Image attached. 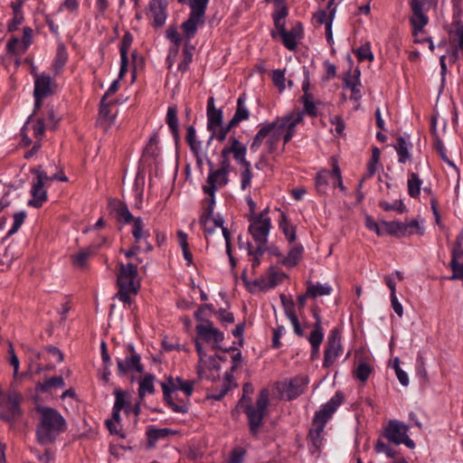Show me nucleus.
<instances>
[{"instance_id":"obj_1","label":"nucleus","mask_w":463,"mask_h":463,"mask_svg":"<svg viewBox=\"0 0 463 463\" xmlns=\"http://www.w3.org/2000/svg\"><path fill=\"white\" fill-rule=\"evenodd\" d=\"M254 392L251 383H245L242 387V396L237 406L241 407L247 417L249 431L254 438L259 437L260 428L268 412L269 392L268 389H262L258 394L256 403H251L250 395Z\"/></svg>"},{"instance_id":"obj_2","label":"nucleus","mask_w":463,"mask_h":463,"mask_svg":"<svg viewBox=\"0 0 463 463\" xmlns=\"http://www.w3.org/2000/svg\"><path fill=\"white\" fill-rule=\"evenodd\" d=\"M38 422L35 427L36 440L40 445L47 446L56 442L59 436L67 430L66 419L55 408L37 405Z\"/></svg>"},{"instance_id":"obj_3","label":"nucleus","mask_w":463,"mask_h":463,"mask_svg":"<svg viewBox=\"0 0 463 463\" xmlns=\"http://www.w3.org/2000/svg\"><path fill=\"white\" fill-rule=\"evenodd\" d=\"M344 400V393L341 391H337L327 402L322 405L320 410L315 412L312 420L314 427L309 430L307 437L308 449L311 454L315 455L321 452L326 424L343 403Z\"/></svg>"},{"instance_id":"obj_4","label":"nucleus","mask_w":463,"mask_h":463,"mask_svg":"<svg viewBox=\"0 0 463 463\" xmlns=\"http://www.w3.org/2000/svg\"><path fill=\"white\" fill-rule=\"evenodd\" d=\"M232 142L228 140V143L222 147L220 155L219 168L214 169V164L209 158H207V165L210 167L209 174L206 179V184L203 185V191L204 194L216 193L219 188L227 185L230 182L229 174L232 171L231 152Z\"/></svg>"},{"instance_id":"obj_5","label":"nucleus","mask_w":463,"mask_h":463,"mask_svg":"<svg viewBox=\"0 0 463 463\" xmlns=\"http://www.w3.org/2000/svg\"><path fill=\"white\" fill-rule=\"evenodd\" d=\"M117 268V287L118 290L115 298L124 303V305L130 306L132 303L131 295L138 293V286H136L135 283V279L138 275L137 265L118 262Z\"/></svg>"},{"instance_id":"obj_6","label":"nucleus","mask_w":463,"mask_h":463,"mask_svg":"<svg viewBox=\"0 0 463 463\" xmlns=\"http://www.w3.org/2000/svg\"><path fill=\"white\" fill-rule=\"evenodd\" d=\"M175 381L178 383V387L175 386V380L172 376L167 377L165 382L161 383L163 399L173 411L185 414L189 411V403L184 401H180L179 403L175 402L172 397V392L180 389L187 397H189L192 395L194 391V382L184 381L181 377H176Z\"/></svg>"},{"instance_id":"obj_7","label":"nucleus","mask_w":463,"mask_h":463,"mask_svg":"<svg viewBox=\"0 0 463 463\" xmlns=\"http://www.w3.org/2000/svg\"><path fill=\"white\" fill-rule=\"evenodd\" d=\"M229 141L232 142V150L231 152L232 153L233 160L239 165L242 166V170L240 173L241 188L244 191L250 186L253 178L251 164L246 158L247 146L241 142L235 136H231Z\"/></svg>"},{"instance_id":"obj_8","label":"nucleus","mask_w":463,"mask_h":463,"mask_svg":"<svg viewBox=\"0 0 463 463\" xmlns=\"http://www.w3.org/2000/svg\"><path fill=\"white\" fill-rule=\"evenodd\" d=\"M208 3L209 0H189L191 9L189 17L181 24V29L187 38H194L198 27L204 24Z\"/></svg>"},{"instance_id":"obj_9","label":"nucleus","mask_w":463,"mask_h":463,"mask_svg":"<svg viewBox=\"0 0 463 463\" xmlns=\"http://www.w3.org/2000/svg\"><path fill=\"white\" fill-rule=\"evenodd\" d=\"M269 207L262 210L258 214H250L249 216V233L256 244H266L268 236L271 229V219L269 217Z\"/></svg>"},{"instance_id":"obj_10","label":"nucleus","mask_w":463,"mask_h":463,"mask_svg":"<svg viewBox=\"0 0 463 463\" xmlns=\"http://www.w3.org/2000/svg\"><path fill=\"white\" fill-rule=\"evenodd\" d=\"M30 172L34 175V178L30 191L32 198L27 204L33 208H41L48 200V193L44 188V185L48 184V175L42 165L32 168Z\"/></svg>"},{"instance_id":"obj_11","label":"nucleus","mask_w":463,"mask_h":463,"mask_svg":"<svg viewBox=\"0 0 463 463\" xmlns=\"http://www.w3.org/2000/svg\"><path fill=\"white\" fill-rule=\"evenodd\" d=\"M127 354L124 359L117 358V373L122 377L130 372L143 373L144 366L141 364V356L135 350L133 344H128L126 346Z\"/></svg>"},{"instance_id":"obj_12","label":"nucleus","mask_w":463,"mask_h":463,"mask_svg":"<svg viewBox=\"0 0 463 463\" xmlns=\"http://www.w3.org/2000/svg\"><path fill=\"white\" fill-rule=\"evenodd\" d=\"M309 384V378L307 374L300 373L294 377L284 380L279 391L285 394L287 401H293L304 394Z\"/></svg>"},{"instance_id":"obj_13","label":"nucleus","mask_w":463,"mask_h":463,"mask_svg":"<svg viewBox=\"0 0 463 463\" xmlns=\"http://www.w3.org/2000/svg\"><path fill=\"white\" fill-rule=\"evenodd\" d=\"M343 353L341 332L335 327L330 330L324 351L323 367L330 368Z\"/></svg>"},{"instance_id":"obj_14","label":"nucleus","mask_w":463,"mask_h":463,"mask_svg":"<svg viewBox=\"0 0 463 463\" xmlns=\"http://www.w3.org/2000/svg\"><path fill=\"white\" fill-rule=\"evenodd\" d=\"M425 0H411L410 5L412 15L410 18V23L412 26V34L417 35L419 32H422L423 28L429 23V17L424 13Z\"/></svg>"},{"instance_id":"obj_15","label":"nucleus","mask_w":463,"mask_h":463,"mask_svg":"<svg viewBox=\"0 0 463 463\" xmlns=\"http://www.w3.org/2000/svg\"><path fill=\"white\" fill-rule=\"evenodd\" d=\"M409 426L398 420H390L383 428V436L389 442L401 445L402 439L408 433Z\"/></svg>"},{"instance_id":"obj_16","label":"nucleus","mask_w":463,"mask_h":463,"mask_svg":"<svg viewBox=\"0 0 463 463\" xmlns=\"http://www.w3.org/2000/svg\"><path fill=\"white\" fill-rule=\"evenodd\" d=\"M303 120L304 112L293 110L282 117H277L271 123H277L275 129L279 131L286 129L287 133H291L294 136L297 125L301 123Z\"/></svg>"},{"instance_id":"obj_17","label":"nucleus","mask_w":463,"mask_h":463,"mask_svg":"<svg viewBox=\"0 0 463 463\" xmlns=\"http://www.w3.org/2000/svg\"><path fill=\"white\" fill-rule=\"evenodd\" d=\"M22 401L23 397L20 393L15 392L9 393L6 399V410L0 415L1 419L7 422H14L17 420L23 413Z\"/></svg>"},{"instance_id":"obj_18","label":"nucleus","mask_w":463,"mask_h":463,"mask_svg":"<svg viewBox=\"0 0 463 463\" xmlns=\"http://www.w3.org/2000/svg\"><path fill=\"white\" fill-rule=\"evenodd\" d=\"M304 34L303 24L297 22L289 30H284L279 33L282 44L289 51H295L298 46V40L301 39Z\"/></svg>"},{"instance_id":"obj_19","label":"nucleus","mask_w":463,"mask_h":463,"mask_svg":"<svg viewBox=\"0 0 463 463\" xmlns=\"http://www.w3.org/2000/svg\"><path fill=\"white\" fill-rule=\"evenodd\" d=\"M109 208L115 214V218L119 223L129 224L136 218L130 213L128 205L119 199H110Z\"/></svg>"},{"instance_id":"obj_20","label":"nucleus","mask_w":463,"mask_h":463,"mask_svg":"<svg viewBox=\"0 0 463 463\" xmlns=\"http://www.w3.org/2000/svg\"><path fill=\"white\" fill-rule=\"evenodd\" d=\"M449 267L452 274L448 277V279H460L463 281V249H451V260Z\"/></svg>"},{"instance_id":"obj_21","label":"nucleus","mask_w":463,"mask_h":463,"mask_svg":"<svg viewBox=\"0 0 463 463\" xmlns=\"http://www.w3.org/2000/svg\"><path fill=\"white\" fill-rule=\"evenodd\" d=\"M52 79L49 74L45 72L35 74L33 93L45 98L52 96L54 93L52 89Z\"/></svg>"},{"instance_id":"obj_22","label":"nucleus","mask_w":463,"mask_h":463,"mask_svg":"<svg viewBox=\"0 0 463 463\" xmlns=\"http://www.w3.org/2000/svg\"><path fill=\"white\" fill-rule=\"evenodd\" d=\"M149 9L153 17L152 25L156 28L163 26L167 17L165 5L156 0H151Z\"/></svg>"},{"instance_id":"obj_23","label":"nucleus","mask_w":463,"mask_h":463,"mask_svg":"<svg viewBox=\"0 0 463 463\" xmlns=\"http://www.w3.org/2000/svg\"><path fill=\"white\" fill-rule=\"evenodd\" d=\"M175 433V430L168 428L158 429L153 426H149L146 431L147 447L154 448L159 439H165L169 435H174Z\"/></svg>"},{"instance_id":"obj_24","label":"nucleus","mask_w":463,"mask_h":463,"mask_svg":"<svg viewBox=\"0 0 463 463\" xmlns=\"http://www.w3.org/2000/svg\"><path fill=\"white\" fill-rule=\"evenodd\" d=\"M178 110L175 105L169 106L167 109L165 122L169 127V129L173 135L175 145L177 146L180 141L179 136V120H178Z\"/></svg>"},{"instance_id":"obj_25","label":"nucleus","mask_w":463,"mask_h":463,"mask_svg":"<svg viewBox=\"0 0 463 463\" xmlns=\"http://www.w3.org/2000/svg\"><path fill=\"white\" fill-rule=\"evenodd\" d=\"M246 94L242 93L237 99L236 110L230 122L234 127L238 126L241 121L250 118V111L245 106Z\"/></svg>"},{"instance_id":"obj_26","label":"nucleus","mask_w":463,"mask_h":463,"mask_svg":"<svg viewBox=\"0 0 463 463\" xmlns=\"http://www.w3.org/2000/svg\"><path fill=\"white\" fill-rule=\"evenodd\" d=\"M277 123H265L260 126V128L256 133L250 144V149L251 152H257L260 147L263 139L267 137L273 130H275Z\"/></svg>"},{"instance_id":"obj_27","label":"nucleus","mask_w":463,"mask_h":463,"mask_svg":"<svg viewBox=\"0 0 463 463\" xmlns=\"http://www.w3.org/2000/svg\"><path fill=\"white\" fill-rule=\"evenodd\" d=\"M303 253V246L301 244H296L280 262L288 268L295 267L302 259Z\"/></svg>"},{"instance_id":"obj_28","label":"nucleus","mask_w":463,"mask_h":463,"mask_svg":"<svg viewBox=\"0 0 463 463\" xmlns=\"http://www.w3.org/2000/svg\"><path fill=\"white\" fill-rule=\"evenodd\" d=\"M131 233L136 243H140L142 240L146 241L150 236L149 230L145 229V224L141 217H136L133 222Z\"/></svg>"},{"instance_id":"obj_29","label":"nucleus","mask_w":463,"mask_h":463,"mask_svg":"<svg viewBox=\"0 0 463 463\" xmlns=\"http://www.w3.org/2000/svg\"><path fill=\"white\" fill-rule=\"evenodd\" d=\"M184 45L183 49V55L184 59L183 61L178 64V71L182 72H185L189 69V65L193 61V52L192 50L194 49V47L190 43V41L193 38H187L185 33H184Z\"/></svg>"},{"instance_id":"obj_30","label":"nucleus","mask_w":463,"mask_h":463,"mask_svg":"<svg viewBox=\"0 0 463 463\" xmlns=\"http://www.w3.org/2000/svg\"><path fill=\"white\" fill-rule=\"evenodd\" d=\"M115 402L114 404H119L120 411H123L126 415H129L132 411V404L129 402V393L119 388L114 390Z\"/></svg>"},{"instance_id":"obj_31","label":"nucleus","mask_w":463,"mask_h":463,"mask_svg":"<svg viewBox=\"0 0 463 463\" xmlns=\"http://www.w3.org/2000/svg\"><path fill=\"white\" fill-rule=\"evenodd\" d=\"M332 287L328 284H320L317 283L313 284L311 281L307 283V295L310 296V298H317L322 296H328L332 292Z\"/></svg>"},{"instance_id":"obj_32","label":"nucleus","mask_w":463,"mask_h":463,"mask_svg":"<svg viewBox=\"0 0 463 463\" xmlns=\"http://www.w3.org/2000/svg\"><path fill=\"white\" fill-rule=\"evenodd\" d=\"M235 128L229 121L225 125H222V127H217L212 130H208L210 132V136L207 140V145H210L213 139L218 140L219 142H223L229 134V132Z\"/></svg>"},{"instance_id":"obj_33","label":"nucleus","mask_w":463,"mask_h":463,"mask_svg":"<svg viewBox=\"0 0 463 463\" xmlns=\"http://www.w3.org/2000/svg\"><path fill=\"white\" fill-rule=\"evenodd\" d=\"M247 251L248 255L251 256V268L255 269L260 265V258L263 256L265 251H267V248H265V244L260 243L257 244L256 249L254 250L252 244L250 241H247Z\"/></svg>"},{"instance_id":"obj_34","label":"nucleus","mask_w":463,"mask_h":463,"mask_svg":"<svg viewBox=\"0 0 463 463\" xmlns=\"http://www.w3.org/2000/svg\"><path fill=\"white\" fill-rule=\"evenodd\" d=\"M65 382L62 376H53L46 379L43 383L36 384V391L40 392H48L52 388H62Z\"/></svg>"},{"instance_id":"obj_35","label":"nucleus","mask_w":463,"mask_h":463,"mask_svg":"<svg viewBox=\"0 0 463 463\" xmlns=\"http://www.w3.org/2000/svg\"><path fill=\"white\" fill-rule=\"evenodd\" d=\"M398 155V162L405 164L411 159V154L409 152L408 144L405 137L400 136L396 139V144L393 146Z\"/></svg>"},{"instance_id":"obj_36","label":"nucleus","mask_w":463,"mask_h":463,"mask_svg":"<svg viewBox=\"0 0 463 463\" xmlns=\"http://www.w3.org/2000/svg\"><path fill=\"white\" fill-rule=\"evenodd\" d=\"M215 328L212 321H207L206 324L197 325L195 330L200 339L205 343H210L213 341Z\"/></svg>"},{"instance_id":"obj_37","label":"nucleus","mask_w":463,"mask_h":463,"mask_svg":"<svg viewBox=\"0 0 463 463\" xmlns=\"http://www.w3.org/2000/svg\"><path fill=\"white\" fill-rule=\"evenodd\" d=\"M155 376L152 373H147L139 382L138 398L143 400L146 393L153 394L155 392L154 386Z\"/></svg>"},{"instance_id":"obj_38","label":"nucleus","mask_w":463,"mask_h":463,"mask_svg":"<svg viewBox=\"0 0 463 463\" xmlns=\"http://www.w3.org/2000/svg\"><path fill=\"white\" fill-rule=\"evenodd\" d=\"M421 184L422 181L419 175L413 172L410 173L407 181L408 194L411 198H418L420 194Z\"/></svg>"},{"instance_id":"obj_39","label":"nucleus","mask_w":463,"mask_h":463,"mask_svg":"<svg viewBox=\"0 0 463 463\" xmlns=\"http://www.w3.org/2000/svg\"><path fill=\"white\" fill-rule=\"evenodd\" d=\"M207 116V130H212L217 127L223 125V111L222 109H208Z\"/></svg>"},{"instance_id":"obj_40","label":"nucleus","mask_w":463,"mask_h":463,"mask_svg":"<svg viewBox=\"0 0 463 463\" xmlns=\"http://www.w3.org/2000/svg\"><path fill=\"white\" fill-rule=\"evenodd\" d=\"M279 227L288 239L289 242H293L296 240V227L291 225L286 213H281L280 220L279 222Z\"/></svg>"},{"instance_id":"obj_41","label":"nucleus","mask_w":463,"mask_h":463,"mask_svg":"<svg viewBox=\"0 0 463 463\" xmlns=\"http://www.w3.org/2000/svg\"><path fill=\"white\" fill-rule=\"evenodd\" d=\"M380 208H382L385 212H396L397 213L402 214L408 212L406 205L403 203L402 199H398L393 201L392 203H389L384 200H381L378 203Z\"/></svg>"},{"instance_id":"obj_42","label":"nucleus","mask_w":463,"mask_h":463,"mask_svg":"<svg viewBox=\"0 0 463 463\" xmlns=\"http://www.w3.org/2000/svg\"><path fill=\"white\" fill-rule=\"evenodd\" d=\"M381 151L378 147L374 146L372 150V156L366 165V173L364 180L373 177L377 171V165L380 160Z\"/></svg>"},{"instance_id":"obj_43","label":"nucleus","mask_w":463,"mask_h":463,"mask_svg":"<svg viewBox=\"0 0 463 463\" xmlns=\"http://www.w3.org/2000/svg\"><path fill=\"white\" fill-rule=\"evenodd\" d=\"M452 26H454L455 29L449 31L451 43H458L463 52V23L460 20L453 21Z\"/></svg>"},{"instance_id":"obj_44","label":"nucleus","mask_w":463,"mask_h":463,"mask_svg":"<svg viewBox=\"0 0 463 463\" xmlns=\"http://www.w3.org/2000/svg\"><path fill=\"white\" fill-rule=\"evenodd\" d=\"M213 312V304H203L194 312V318L199 322H203V323L206 324L207 321H210L209 317H211Z\"/></svg>"},{"instance_id":"obj_45","label":"nucleus","mask_w":463,"mask_h":463,"mask_svg":"<svg viewBox=\"0 0 463 463\" xmlns=\"http://www.w3.org/2000/svg\"><path fill=\"white\" fill-rule=\"evenodd\" d=\"M91 254L94 253L89 247L81 250L77 254L71 256L73 265L80 269L86 267L87 260Z\"/></svg>"},{"instance_id":"obj_46","label":"nucleus","mask_w":463,"mask_h":463,"mask_svg":"<svg viewBox=\"0 0 463 463\" xmlns=\"http://www.w3.org/2000/svg\"><path fill=\"white\" fill-rule=\"evenodd\" d=\"M185 140L190 147V150H197V148H202V142L201 140L197 139L196 130L193 125L186 128Z\"/></svg>"},{"instance_id":"obj_47","label":"nucleus","mask_w":463,"mask_h":463,"mask_svg":"<svg viewBox=\"0 0 463 463\" xmlns=\"http://www.w3.org/2000/svg\"><path fill=\"white\" fill-rule=\"evenodd\" d=\"M374 450L376 453H384L387 458L395 459L398 458L399 452L389 445H386L381 439H378L374 444Z\"/></svg>"},{"instance_id":"obj_48","label":"nucleus","mask_w":463,"mask_h":463,"mask_svg":"<svg viewBox=\"0 0 463 463\" xmlns=\"http://www.w3.org/2000/svg\"><path fill=\"white\" fill-rule=\"evenodd\" d=\"M68 60V55L66 52V49L64 46H59L56 52L55 59L53 61L52 66L56 72L61 71L64 65L66 64V61Z\"/></svg>"},{"instance_id":"obj_49","label":"nucleus","mask_w":463,"mask_h":463,"mask_svg":"<svg viewBox=\"0 0 463 463\" xmlns=\"http://www.w3.org/2000/svg\"><path fill=\"white\" fill-rule=\"evenodd\" d=\"M269 280H267L269 289H271L278 286L285 278H288L287 274L279 273L275 270L273 267H270L268 271Z\"/></svg>"},{"instance_id":"obj_50","label":"nucleus","mask_w":463,"mask_h":463,"mask_svg":"<svg viewBox=\"0 0 463 463\" xmlns=\"http://www.w3.org/2000/svg\"><path fill=\"white\" fill-rule=\"evenodd\" d=\"M356 58L359 61H364L365 60L369 61H373L374 59V56L371 51V44L370 43H365L364 44H362L355 52H354Z\"/></svg>"},{"instance_id":"obj_51","label":"nucleus","mask_w":463,"mask_h":463,"mask_svg":"<svg viewBox=\"0 0 463 463\" xmlns=\"http://www.w3.org/2000/svg\"><path fill=\"white\" fill-rule=\"evenodd\" d=\"M360 76L361 71L359 68H355L353 72L349 70L344 77V88H350L352 84L360 85Z\"/></svg>"},{"instance_id":"obj_52","label":"nucleus","mask_w":463,"mask_h":463,"mask_svg":"<svg viewBox=\"0 0 463 463\" xmlns=\"http://www.w3.org/2000/svg\"><path fill=\"white\" fill-rule=\"evenodd\" d=\"M26 218V213L24 211L17 212L14 214V222L11 229L7 232L6 237H11L14 233H16L23 223L24 222Z\"/></svg>"},{"instance_id":"obj_53","label":"nucleus","mask_w":463,"mask_h":463,"mask_svg":"<svg viewBox=\"0 0 463 463\" xmlns=\"http://www.w3.org/2000/svg\"><path fill=\"white\" fill-rule=\"evenodd\" d=\"M372 373V367L367 363H360L354 371V377L364 383L368 380Z\"/></svg>"},{"instance_id":"obj_54","label":"nucleus","mask_w":463,"mask_h":463,"mask_svg":"<svg viewBox=\"0 0 463 463\" xmlns=\"http://www.w3.org/2000/svg\"><path fill=\"white\" fill-rule=\"evenodd\" d=\"M324 339V333L322 327H317L314 326L312 332L310 333L308 336V342L311 345V347H314L317 349V347H320L321 343Z\"/></svg>"},{"instance_id":"obj_55","label":"nucleus","mask_w":463,"mask_h":463,"mask_svg":"<svg viewBox=\"0 0 463 463\" xmlns=\"http://www.w3.org/2000/svg\"><path fill=\"white\" fill-rule=\"evenodd\" d=\"M133 43V35L130 32H126L122 37L119 52L120 57H128V51Z\"/></svg>"},{"instance_id":"obj_56","label":"nucleus","mask_w":463,"mask_h":463,"mask_svg":"<svg viewBox=\"0 0 463 463\" xmlns=\"http://www.w3.org/2000/svg\"><path fill=\"white\" fill-rule=\"evenodd\" d=\"M133 43V35L130 32H126L122 37L119 52L120 57H128V51Z\"/></svg>"},{"instance_id":"obj_57","label":"nucleus","mask_w":463,"mask_h":463,"mask_svg":"<svg viewBox=\"0 0 463 463\" xmlns=\"http://www.w3.org/2000/svg\"><path fill=\"white\" fill-rule=\"evenodd\" d=\"M246 449L242 447H235L232 449L227 463H243Z\"/></svg>"},{"instance_id":"obj_58","label":"nucleus","mask_w":463,"mask_h":463,"mask_svg":"<svg viewBox=\"0 0 463 463\" xmlns=\"http://www.w3.org/2000/svg\"><path fill=\"white\" fill-rule=\"evenodd\" d=\"M266 141V146L268 148V153L273 154L276 152L278 144L280 140L279 131L275 129L269 136Z\"/></svg>"},{"instance_id":"obj_59","label":"nucleus","mask_w":463,"mask_h":463,"mask_svg":"<svg viewBox=\"0 0 463 463\" xmlns=\"http://www.w3.org/2000/svg\"><path fill=\"white\" fill-rule=\"evenodd\" d=\"M328 174L326 171H322L317 174L316 176V188L318 193L323 194L326 193V187L328 185L329 181Z\"/></svg>"},{"instance_id":"obj_60","label":"nucleus","mask_w":463,"mask_h":463,"mask_svg":"<svg viewBox=\"0 0 463 463\" xmlns=\"http://www.w3.org/2000/svg\"><path fill=\"white\" fill-rule=\"evenodd\" d=\"M115 104L114 101H107V99H103L101 98L99 102V115L103 119H108L112 121L114 119V117L110 115V109L109 107L111 105Z\"/></svg>"},{"instance_id":"obj_61","label":"nucleus","mask_w":463,"mask_h":463,"mask_svg":"<svg viewBox=\"0 0 463 463\" xmlns=\"http://www.w3.org/2000/svg\"><path fill=\"white\" fill-rule=\"evenodd\" d=\"M280 300L285 311V315L288 318H290L291 316H297L295 311V302L291 298H288L285 294H281Z\"/></svg>"},{"instance_id":"obj_62","label":"nucleus","mask_w":463,"mask_h":463,"mask_svg":"<svg viewBox=\"0 0 463 463\" xmlns=\"http://www.w3.org/2000/svg\"><path fill=\"white\" fill-rule=\"evenodd\" d=\"M43 118H45V124L48 128L55 129L57 128L60 118L56 116L53 107H48L46 115Z\"/></svg>"},{"instance_id":"obj_63","label":"nucleus","mask_w":463,"mask_h":463,"mask_svg":"<svg viewBox=\"0 0 463 463\" xmlns=\"http://www.w3.org/2000/svg\"><path fill=\"white\" fill-rule=\"evenodd\" d=\"M166 38L174 43V45L179 46L183 41L181 34L178 33L177 27L171 25L165 32Z\"/></svg>"},{"instance_id":"obj_64","label":"nucleus","mask_w":463,"mask_h":463,"mask_svg":"<svg viewBox=\"0 0 463 463\" xmlns=\"http://www.w3.org/2000/svg\"><path fill=\"white\" fill-rule=\"evenodd\" d=\"M48 128L44 118H39L33 125V136L36 139H42L45 129Z\"/></svg>"}]
</instances>
